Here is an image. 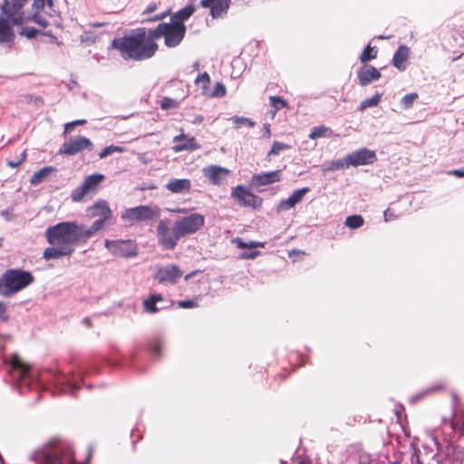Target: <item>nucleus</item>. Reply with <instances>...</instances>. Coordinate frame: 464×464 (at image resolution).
I'll return each mask as SVG.
<instances>
[{"mask_svg": "<svg viewBox=\"0 0 464 464\" xmlns=\"http://www.w3.org/2000/svg\"><path fill=\"white\" fill-rule=\"evenodd\" d=\"M5 362L13 382L20 390L24 388L36 391L47 390V382L53 386V392L57 393L74 395L80 389L74 373L67 375L58 369L39 372L30 368L16 354L6 357Z\"/></svg>", "mask_w": 464, "mask_h": 464, "instance_id": "f257e3e1", "label": "nucleus"}, {"mask_svg": "<svg viewBox=\"0 0 464 464\" xmlns=\"http://www.w3.org/2000/svg\"><path fill=\"white\" fill-rule=\"evenodd\" d=\"M45 238L50 246L43 253L44 260L70 256L77 246L86 243L81 231V223L76 221H63L48 227Z\"/></svg>", "mask_w": 464, "mask_h": 464, "instance_id": "f03ea898", "label": "nucleus"}, {"mask_svg": "<svg viewBox=\"0 0 464 464\" xmlns=\"http://www.w3.org/2000/svg\"><path fill=\"white\" fill-rule=\"evenodd\" d=\"M111 47L120 53L123 60L144 61L151 58L158 50L151 29L143 27L133 30L122 37L114 38Z\"/></svg>", "mask_w": 464, "mask_h": 464, "instance_id": "7ed1b4c3", "label": "nucleus"}, {"mask_svg": "<svg viewBox=\"0 0 464 464\" xmlns=\"http://www.w3.org/2000/svg\"><path fill=\"white\" fill-rule=\"evenodd\" d=\"M35 464H75L70 445L52 439L31 455Z\"/></svg>", "mask_w": 464, "mask_h": 464, "instance_id": "20e7f679", "label": "nucleus"}, {"mask_svg": "<svg viewBox=\"0 0 464 464\" xmlns=\"http://www.w3.org/2000/svg\"><path fill=\"white\" fill-rule=\"evenodd\" d=\"M4 285L2 295L9 297L34 282L33 275L22 269H7L0 277Z\"/></svg>", "mask_w": 464, "mask_h": 464, "instance_id": "39448f33", "label": "nucleus"}, {"mask_svg": "<svg viewBox=\"0 0 464 464\" xmlns=\"http://www.w3.org/2000/svg\"><path fill=\"white\" fill-rule=\"evenodd\" d=\"M154 41L164 37L166 46L173 48L178 46L183 40L186 34L185 25H176L171 23H160L154 29H151Z\"/></svg>", "mask_w": 464, "mask_h": 464, "instance_id": "423d86ee", "label": "nucleus"}, {"mask_svg": "<svg viewBox=\"0 0 464 464\" xmlns=\"http://www.w3.org/2000/svg\"><path fill=\"white\" fill-rule=\"evenodd\" d=\"M28 0H4L1 5L0 16L11 21L13 25H20L26 23V13L23 11Z\"/></svg>", "mask_w": 464, "mask_h": 464, "instance_id": "0eeeda50", "label": "nucleus"}, {"mask_svg": "<svg viewBox=\"0 0 464 464\" xmlns=\"http://www.w3.org/2000/svg\"><path fill=\"white\" fill-rule=\"evenodd\" d=\"M205 224V218L199 213H192L186 217L179 218L174 225L180 238L198 231Z\"/></svg>", "mask_w": 464, "mask_h": 464, "instance_id": "6e6552de", "label": "nucleus"}, {"mask_svg": "<svg viewBox=\"0 0 464 464\" xmlns=\"http://www.w3.org/2000/svg\"><path fill=\"white\" fill-rule=\"evenodd\" d=\"M231 198L241 207L252 208L257 209L261 208L263 199L250 191L249 188L242 185H237L232 188Z\"/></svg>", "mask_w": 464, "mask_h": 464, "instance_id": "1a4fd4ad", "label": "nucleus"}, {"mask_svg": "<svg viewBox=\"0 0 464 464\" xmlns=\"http://www.w3.org/2000/svg\"><path fill=\"white\" fill-rule=\"evenodd\" d=\"M93 144L92 140L83 136L72 137L64 141L59 150L62 155L73 156L77 153L88 150H92Z\"/></svg>", "mask_w": 464, "mask_h": 464, "instance_id": "9d476101", "label": "nucleus"}, {"mask_svg": "<svg viewBox=\"0 0 464 464\" xmlns=\"http://www.w3.org/2000/svg\"><path fill=\"white\" fill-rule=\"evenodd\" d=\"M157 235L159 243L164 249L172 250L180 239L178 235L175 225L170 228L166 222L160 221L157 227Z\"/></svg>", "mask_w": 464, "mask_h": 464, "instance_id": "9b49d317", "label": "nucleus"}, {"mask_svg": "<svg viewBox=\"0 0 464 464\" xmlns=\"http://www.w3.org/2000/svg\"><path fill=\"white\" fill-rule=\"evenodd\" d=\"M158 214L159 213L151 207L141 205L127 208L121 213V219L133 223L151 220L158 216Z\"/></svg>", "mask_w": 464, "mask_h": 464, "instance_id": "f8f14e48", "label": "nucleus"}, {"mask_svg": "<svg viewBox=\"0 0 464 464\" xmlns=\"http://www.w3.org/2000/svg\"><path fill=\"white\" fill-rule=\"evenodd\" d=\"M104 179L102 174H92L85 177L82 184L72 190L71 198L74 202L81 201L85 195L94 191L97 186Z\"/></svg>", "mask_w": 464, "mask_h": 464, "instance_id": "ddd939ff", "label": "nucleus"}, {"mask_svg": "<svg viewBox=\"0 0 464 464\" xmlns=\"http://www.w3.org/2000/svg\"><path fill=\"white\" fill-rule=\"evenodd\" d=\"M105 246L119 256L131 257L137 254L136 246L131 240H106Z\"/></svg>", "mask_w": 464, "mask_h": 464, "instance_id": "4468645a", "label": "nucleus"}, {"mask_svg": "<svg viewBox=\"0 0 464 464\" xmlns=\"http://www.w3.org/2000/svg\"><path fill=\"white\" fill-rule=\"evenodd\" d=\"M349 167H359L372 164L377 160L374 150L367 148H361L347 155Z\"/></svg>", "mask_w": 464, "mask_h": 464, "instance_id": "2eb2a0df", "label": "nucleus"}, {"mask_svg": "<svg viewBox=\"0 0 464 464\" xmlns=\"http://www.w3.org/2000/svg\"><path fill=\"white\" fill-rule=\"evenodd\" d=\"M182 276V272L176 265H168L160 267L155 278L162 284L174 285Z\"/></svg>", "mask_w": 464, "mask_h": 464, "instance_id": "dca6fc26", "label": "nucleus"}, {"mask_svg": "<svg viewBox=\"0 0 464 464\" xmlns=\"http://www.w3.org/2000/svg\"><path fill=\"white\" fill-rule=\"evenodd\" d=\"M280 180L281 170L277 169L253 175L250 179V185L258 189L260 187L271 185Z\"/></svg>", "mask_w": 464, "mask_h": 464, "instance_id": "f3484780", "label": "nucleus"}, {"mask_svg": "<svg viewBox=\"0 0 464 464\" xmlns=\"http://www.w3.org/2000/svg\"><path fill=\"white\" fill-rule=\"evenodd\" d=\"M230 5V0H201L200 5L204 8H209L213 18H218L227 14Z\"/></svg>", "mask_w": 464, "mask_h": 464, "instance_id": "a211bd4d", "label": "nucleus"}, {"mask_svg": "<svg viewBox=\"0 0 464 464\" xmlns=\"http://www.w3.org/2000/svg\"><path fill=\"white\" fill-rule=\"evenodd\" d=\"M357 77L361 86H367L381 78V72L372 65H363L357 72Z\"/></svg>", "mask_w": 464, "mask_h": 464, "instance_id": "6ab92c4d", "label": "nucleus"}, {"mask_svg": "<svg viewBox=\"0 0 464 464\" xmlns=\"http://www.w3.org/2000/svg\"><path fill=\"white\" fill-rule=\"evenodd\" d=\"M228 172L227 169L217 165H210L203 169L204 176L216 186L222 184Z\"/></svg>", "mask_w": 464, "mask_h": 464, "instance_id": "aec40b11", "label": "nucleus"}, {"mask_svg": "<svg viewBox=\"0 0 464 464\" xmlns=\"http://www.w3.org/2000/svg\"><path fill=\"white\" fill-rule=\"evenodd\" d=\"M191 180L188 179H171L165 188L174 194H186L191 189Z\"/></svg>", "mask_w": 464, "mask_h": 464, "instance_id": "412c9836", "label": "nucleus"}, {"mask_svg": "<svg viewBox=\"0 0 464 464\" xmlns=\"http://www.w3.org/2000/svg\"><path fill=\"white\" fill-rule=\"evenodd\" d=\"M11 25V21L0 16V44L11 45L14 43V34Z\"/></svg>", "mask_w": 464, "mask_h": 464, "instance_id": "4be33fe9", "label": "nucleus"}, {"mask_svg": "<svg viewBox=\"0 0 464 464\" xmlns=\"http://www.w3.org/2000/svg\"><path fill=\"white\" fill-rule=\"evenodd\" d=\"M89 215L91 217H99V218L110 219L111 211L108 203L105 200H100L89 208Z\"/></svg>", "mask_w": 464, "mask_h": 464, "instance_id": "5701e85b", "label": "nucleus"}, {"mask_svg": "<svg viewBox=\"0 0 464 464\" xmlns=\"http://www.w3.org/2000/svg\"><path fill=\"white\" fill-rule=\"evenodd\" d=\"M410 54L409 47L401 45L393 54L392 64L400 71H404L406 68V61Z\"/></svg>", "mask_w": 464, "mask_h": 464, "instance_id": "b1692460", "label": "nucleus"}, {"mask_svg": "<svg viewBox=\"0 0 464 464\" xmlns=\"http://www.w3.org/2000/svg\"><path fill=\"white\" fill-rule=\"evenodd\" d=\"M196 8L192 5L185 6L171 16L170 23L176 25H185L184 22L193 14Z\"/></svg>", "mask_w": 464, "mask_h": 464, "instance_id": "393cba45", "label": "nucleus"}, {"mask_svg": "<svg viewBox=\"0 0 464 464\" xmlns=\"http://www.w3.org/2000/svg\"><path fill=\"white\" fill-rule=\"evenodd\" d=\"M107 219L98 218L96 219L90 227H87L83 224H81V231L83 236L85 242L89 240L96 232L101 230Z\"/></svg>", "mask_w": 464, "mask_h": 464, "instance_id": "a878e982", "label": "nucleus"}, {"mask_svg": "<svg viewBox=\"0 0 464 464\" xmlns=\"http://www.w3.org/2000/svg\"><path fill=\"white\" fill-rule=\"evenodd\" d=\"M163 301V298L160 295H152L150 298L144 300L143 306L147 313L155 314L161 309L166 308V306H157L158 303Z\"/></svg>", "mask_w": 464, "mask_h": 464, "instance_id": "bb28decb", "label": "nucleus"}, {"mask_svg": "<svg viewBox=\"0 0 464 464\" xmlns=\"http://www.w3.org/2000/svg\"><path fill=\"white\" fill-rule=\"evenodd\" d=\"M56 171V169L53 167H44L39 171L34 172L30 178V183L34 186L38 185L44 181L46 178Z\"/></svg>", "mask_w": 464, "mask_h": 464, "instance_id": "cd10ccee", "label": "nucleus"}, {"mask_svg": "<svg viewBox=\"0 0 464 464\" xmlns=\"http://www.w3.org/2000/svg\"><path fill=\"white\" fill-rule=\"evenodd\" d=\"M348 168H350V167H349L348 160H347V156H346L345 158L332 160V161L324 164L323 166V170L324 171H332V170H338V169H348Z\"/></svg>", "mask_w": 464, "mask_h": 464, "instance_id": "c85d7f7f", "label": "nucleus"}, {"mask_svg": "<svg viewBox=\"0 0 464 464\" xmlns=\"http://www.w3.org/2000/svg\"><path fill=\"white\" fill-rule=\"evenodd\" d=\"M382 93L376 92L372 97L363 100L361 102L358 110L360 111H363L367 108L376 107L380 103V102L382 100Z\"/></svg>", "mask_w": 464, "mask_h": 464, "instance_id": "c756f323", "label": "nucleus"}, {"mask_svg": "<svg viewBox=\"0 0 464 464\" xmlns=\"http://www.w3.org/2000/svg\"><path fill=\"white\" fill-rule=\"evenodd\" d=\"M330 133H332V130L329 127L322 125L314 127L309 133V138L311 140H316L318 138L325 137Z\"/></svg>", "mask_w": 464, "mask_h": 464, "instance_id": "7c9ffc66", "label": "nucleus"}, {"mask_svg": "<svg viewBox=\"0 0 464 464\" xmlns=\"http://www.w3.org/2000/svg\"><path fill=\"white\" fill-rule=\"evenodd\" d=\"M377 56V49L375 46L372 47L371 44H369L365 48L364 50L362 51V53H361L360 55V61L361 63H365L371 60H373L375 59Z\"/></svg>", "mask_w": 464, "mask_h": 464, "instance_id": "2f4dec72", "label": "nucleus"}, {"mask_svg": "<svg viewBox=\"0 0 464 464\" xmlns=\"http://www.w3.org/2000/svg\"><path fill=\"white\" fill-rule=\"evenodd\" d=\"M364 223L363 218L361 215L349 216L345 219V226L351 229L361 227Z\"/></svg>", "mask_w": 464, "mask_h": 464, "instance_id": "473e14b6", "label": "nucleus"}, {"mask_svg": "<svg viewBox=\"0 0 464 464\" xmlns=\"http://www.w3.org/2000/svg\"><path fill=\"white\" fill-rule=\"evenodd\" d=\"M25 18L26 22L33 21L42 28H46L49 25L48 21L39 12H34L33 14H27Z\"/></svg>", "mask_w": 464, "mask_h": 464, "instance_id": "72a5a7b5", "label": "nucleus"}, {"mask_svg": "<svg viewBox=\"0 0 464 464\" xmlns=\"http://www.w3.org/2000/svg\"><path fill=\"white\" fill-rule=\"evenodd\" d=\"M230 120L233 121L236 128H240L243 125L253 128L256 125L251 119L246 117L233 116Z\"/></svg>", "mask_w": 464, "mask_h": 464, "instance_id": "f704fd0d", "label": "nucleus"}, {"mask_svg": "<svg viewBox=\"0 0 464 464\" xmlns=\"http://www.w3.org/2000/svg\"><path fill=\"white\" fill-rule=\"evenodd\" d=\"M418 94L415 92L408 93L404 95L401 100V105L404 110L411 108L414 102L417 100Z\"/></svg>", "mask_w": 464, "mask_h": 464, "instance_id": "c9c22d12", "label": "nucleus"}, {"mask_svg": "<svg viewBox=\"0 0 464 464\" xmlns=\"http://www.w3.org/2000/svg\"><path fill=\"white\" fill-rule=\"evenodd\" d=\"M309 191H310V188L308 187H304V188L295 190L289 198L296 205L303 200L304 197Z\"/></svg>", "mask_w": 464, "mask_h": 464, "instance_id": "e433bc0d", "label": "nucleus"}, {"mask_svg": "<svg viewBox=\"0 0 464 464\" xmlns=\"http://www.w3.org/2000/svg\"><path fill=\"white\" fill-rule=\"evenodd\" d=\"M123 151H124V149L122 147L116 146V145H110V146L104 148L99 153V157H100V159H104V158L108 157L109 155H111L112 153H115V152L121 153Z\"/></svg>", "mask_w": 464, "mask_h": 464, "instance_id": "4c0bfd02", "label": "nucleus"}, {"mask_svg": "<svg viewBox=\"0 0 464 464\" xmlns=\"http://www.w3.org/2000/svg\"><path fill=\"white\" fill-rule=\"evenodd\" d=\"M270 105L275 109V112L287 106L286 102L279 96L269 97Z\"/></svg>", "mask_w": 464, "mask_h": 464, "instance_id": "58836bf2", "label": "nucleus"}, {"mask_svg": "<svg viewBox=\"0 0 464 464\" xmlns=\"http://www.w3.org/2000/svg\"><path fill=\"white\" fill-rule=\"evenodd\" d=\"M289 148H290L289 145L276 140L273 142V145H272L270 150L268 151L267 156L278 155L280 153V151L288 150Z\"/></svg>", "mask_w": 464, "mask_h": 464, "instance_id": "ea45409f", "label": "nucleus"}, {"mask_svg": "<svg viewBox=\"0 0 464 464\" xmlns=\"http://www.w3.org/2000/svg\"><path fill=\"white\" fill-rule=\"evenodd\" d=\"M440 388V385H433V386H431V387H430V388H428V389H425V390H423L422 392H419V393L415 394L414 396H412V397L411 398V400H410V401H411V402H412V403H413V402H415V401H419V400L422 399L424 396H426V395H428V394H430V393L434 392L435 391L439 390Z\"/></svg>", "mask_w": 464, "mask_h": 464, "instance_id": "a19ab883", "label": "nucleus"}, {"mask_svg": "<svg viewBox=\"0 0 464 464\" xmlns=\"http://www.w3.org/2000/svg\"><path fill=\"white\" fill-rule=\"evenodd\" d=\"M179 106V102L169 97H164L160 102V107L162 110L175 109Z\"/></svg>", "mask_w": 464, "mask_h": 464, "instance_id": "79ce46f5", "label": "nucleus"}, {"mask_svg": "<svg viewBox=\"0 0 464 464\" xmlns=\"http://www.w3.org/2000/svg\"><path fill=\"white\" fill-rule=\"evenodd\" d=\"M161 349L162 345L159 340L153 341L149 346L150 353L153 357H160Z\"/></svg>", "mask_w": 464, "mask_h": 464, "instance_id": "37998d69", "label": "nucleus"}, {"mask_svg": "<svg viewBox=\"0 0 464 464\" xmlns=\"http://www.w3.org/2000/svg\"><path fill=\"white\" fill-rule=\"evenodd\" d=\"M198 148V145H197V143L195 141V139L191 138L190 140H188L187 143L177 145L175 147V150L176 151H182V150H196Z\"/></svg>", "mask_w": 464, "mask_h": 464, "instance_id": "c03bdc74", "label": "nucleus"}, {"mask_svg": "<svg viewBox=\"0 0 464 464\" xmlns=\"http://www.w3.org/2000/svg\"><path fill=\"white\" fill-rule=\"evenodd\" d=\"M295 206V204L291 200L290 198H288L283 199L279 202V204L277 205L276 210H277V212L285 211V210L291 209Z\"/></svg>", "mask_w": 464, "mask_h": 464, "instance_id": "a18cd8bd", "label": "nucleus"}, {"mask_svg": "<svg viewBox=\"0 0 464 464\" xmlns=\"http://www.w3.org/2000/svg\"><path fill=\"white\" fill-rule=\"evenodd\" d=\"M226 95V87L221 82H216L214 86V90L212 93L210 94L211 97H224Z\"/></svg>", "mask_w": 464, "mask_h": 464, "instance_id": "49530a36", "label": "nucleus"}, {"mask_svg": "<svg viewBox=\"0 0 464 464\" xmlns=\"http://www.w3.org/2000/svg\"><path fill=\"white\" fill-rule=\"evenodd\" d=\"M45 4H47L50 8L53 5V0H34L33 8L35 12H39L44 9Z\"/></svg>", "mask_w": 464, "mask_h": 464, "instance_id": "de8ad7c7", "label": "nucleus"}, {"mask_svg": "<svg viewBox=\"0 0 464 464\" xmlns=\"http://www.w3.org/2000/svg\"><path fill=\"white\" fill-rule=\"evenodd\" d=\"M195 82L197 84L202 83V88L207 89L208 84L210 83V77L208 73L205 72L196 78Z\"/></svg>", "mask_w": 464, "mask_h": 464, "instance_id": "09e8293b", "label": "nucleus"}, {"mask_svg": "<svg viewBox=\"0 0 464 464\" xmlns=\"http://www.w3.org/2000/svg\"><path fill=\"white\" fill-rule=\"evenodd\" d=\"M37 33H38V30H36L34 27H29V26L22 27L21 31L19 32V34L21 35L25 36L27 39H33L34 37H35Z\"/></svg>", "mask_w": 464, "mask_h": 464, "instance_id": "8fccbe9b", "label": "nucleus"}, {"mask_svg": "<svg viewBox=\"0 0 464 464\" xmlns=\"http://www.w3.org/2000/svg\"><path fill=\"white\" fill-rule=\"evenodd\" d=\"M177 305L179 308L190 309L198 307V304L196 300H181L177 303Z\"/></svg>", "mask_w": 464, "mask_h": 464, "instance_id": "3c124183", "label": "nucleus"}, {"mask_svg": "<svg viewBox=\"0 0 464 464\" xmlns=\"http://www.w3.org/2000/svg\"><path fill=\"white\" fill-rule=\"evenodd\" d=\"M235 243L237 244V246L238 248L244 249V248H253L256 246H262L260 243L250 241L249 243L244 242L240 238L235 239Z\"/></svg>", "mask_w": 464, "mask_h": 464, "instance_id": "603ef678", "label": "nucleus"}, {"mask_svg": "<svg viewBox=\"0 0 464 464\" xmlns=\"http://www.w3.org/2000/svg\"><path fill=\"white\" fill-rule=\"evenodd\" d=\"M450 427L453 430L464 432V419L463 420H458L454 419L450 420Z\"/></svg>", "mask_w": 464, "mask_h": 464, "instance_id": "864d4df0", "label": "nucleus"}, {"mask_svg": "<svg viewBox=\"0 0 464 464\" xmlns=\"http://www.w3.org/2000/svg\"><path fill=\"white\" fill-rule=\"evenodd\" d=\"M86 123V120H76L71 122H68L64 125V132L63 134L66 135L68 132L72 131V128L77 125H82Z\"/></svg>", "mask_w": 464, "mask_h": 464, "instance_id": "5fc2aeb1", "label": "nucleus"}, {"mask_svg": "<svg viewBox=\"0 0 464 464\" xmlns=\"http://www.w3.org/2000/svg\"><path fill=\"white\" fill-rule=\"evenodd\" d=\"M26 158V153H25V150H24L22 153H21V157L19 160H10L8 161V166H10L11 168H16L18 167Z\"/></svg>", "mask_w": 464, "mask_h": 464, "instance_id": "6e6d98bb", "label": "nucleus"}, {"mask_svg": "<svg viewBox=\"0 0 464 464\" xmlns=\"http://www.w3.org/2000/svg\"><path fill=\"white\" fill-rule=\"evenodd\" d=\"M293 462L295 464H311L310 459L307 457L298 455L293 458Z\"/></svg>", "mask_w": 464, "mask_h": 464, "instance_id": "4d7b16f0", "label": "nucleus"}, {"mask_svg": "<svg viewBox=\"0 0 464 464\" xmlns=\"http://www.w3.org/2000/svg\"><path fill=\"white\" fill-rule=\"evenodd\" d=\"M383 218L385 222H390L395 220L397 218V216L388 208L383 212Z\"/></svg>", "mask_w": 464, "mask_h": 464, "instance_id": "13d9d810", "label": "nucleus"}, {"mask_svg": "<svg viewBox=\"0 0 464 464\" xmlns=\"http://www.w3.org/2000/svg\"><path fill=\"white\" fill-rule=\"evenodd\" d=\"M258 254H259L258 251L251 250L249 252L242 253L241 257L245 258V259H254L255 257L257 256Z\"/></svg>", "mask_w": 464, "mask_h": 464, "instance_id": "bf43d9fd", "label": "nucleus"}, {"mask_svg": "<svg viewBox=\"0 0 464 464\" xmlns=\"http://www.w3.org/2000/svg\"><path fill=\"white\" fill-rule=\"evenodd\" d=\"M262 136L264 138H267V139H269L271 137V130H270V124L269 123H266V124L263 125Z\"/></svg>", "mask_w": 464, "mask_h": 464, "instance_id": "052dcab7", "label": "nucleus"}, {"mask_svg": "<svg viewBox=\"0 0 464 464\" xmlns=\"http://www.w3.org/2000/svg\"><path fill=\"white\" fill-rule=\"evenodd\" d=\"M157 8H158L157 4H156V3H154V2H152V3H150V4L146 7V9L144 10L143 14H151V13H153L154 11H156V10H157Z\"/></svg>", "mask_w": 464, "mask_h": 464, "instance_id": "680f3d73", "label": "nucleus"}, {"mask_svg": "<svg viewBox=\"0 0 464 464\" xmlns=\"http://www.w3.org/2000/svg\"><path fill=\"white\" fill-rule=\"evenodd\" d=\"M7 319L5 305L0 302V320L5 321Z\"/></svg>", "mask_w": 464, "mask_h": 464, "instance_id": "e2e57ef3", "label": "nucleus"}, {"mask_svg": "<svg viewBox=\"0 0 464 464\" xmlns=\"http://www.w3.org/2000/svg\"><path fill=\"white\" fill-rule=\"evenodd\" d=\"M450 174L456 176L458 178H462V177H464V168L459 169H453V170L450 171Z\"/></svg>", "mask_w": 464, "mask_h": 464, "instance_id": "0e129e2a", "label": "nucleus"}, {"mask_svg": "<svg viewBox=\"0 0 464 464\" xmlns=\"http://www.w3.org/2000/svg\"><path fill=\"white\" fill-rule=\"evenodd\" d=\"M370 461L369 456L366 455H361L359 462L360 464H368Z\"/></svg>", "mask_w": 464, "mask_h": 464, "instance_id": "69168bd1", "label": "nucleus"}, {"mask_svg": "<svg viewBox=\"0 0 464 464\" xmlns=\"http://www.w3.org/2000/svg\"><path fill=\"white\" fill-rule=\"evenodd\" d=\"M167 14H168V13H167V12H165V13H162L161 14H157V15H155V16H154L153 18H151L150 20H151V21H158V20H160V19L164 18Z\"/></svg>", "mask_w": 464, "mask_h": 464, "instance_id": "338daca9", "label": "nucleus"}, {"mask_svg": "<svg viewBox=\"0 0 464 464\" xmlns=\"http://www.w3.org/2000/svg\"><path fill=\"white\" fill-rule=\"evenodd\" d=\"M1 216L4 217L6 220H9V212L8 210H3L1 211Z\"/></svg>", "mask_w": 464, "mask_h": 464, "instance_id": "774afa93", "label": "nucleus"}]
</instances>
